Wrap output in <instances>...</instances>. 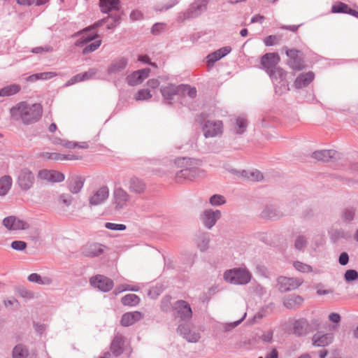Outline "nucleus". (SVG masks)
I'll return each instance as SVG.
<instances>
[{
	"mask_svg": "<svg viewBox=\"0 0 358 358\" xmlns=\"http://www.w3.org/2000/svg\"><path fill=\"white\" fill-rule=\"evenodd\" d=\"M338 153L334 150H322L314 152L312 154L313 158L322 162H329L331 159H335Z\"/></svg>",
	"mask_w": 358,
	"mask_h": 358,
	"instance_id": "31",
	"label": "nucleus"
},
{
	"mask_svg": "<svg viewBox=\"0 0 358 358\" xmlns=\"http://www.w3.org/2000/svg\"><path fill=\"white\" fill-rule=\"evenodd\" d=\"M248 178L253 181H260L263 179V174L258 170H255L249 173Z\"/></svg>",
	"mask_w": 358,
	"mask_h": 358,
	"instance_id": "59",
	"label": "nucleus"
},
{
	"mask_svg": "<svg viewBox=\"0 0 358 358\" xmlns=\"http://www.w3.org/2000/svg\"><path fill=\"white\" fill-rule=\"evenodd\" d=\"M293 331L297 336H304L310 332H312L313 329H311V327L307 320L301 318L295 320L294 322Z\"/></svg>",
	"mask_w": 358,
	"mask_h": 358,
	"instance_id": "22",
	"label": "nucleus"
},
{
	"mask_svg": "<svg viewBox=\"0 0 358 358\" xmlns=\"http://www.w3.org/2000/svg\"><path fill=\"white\" fill-rule=\"evenodd\" d=\"M10 246L15 250L22 251L27 248V243L22 241H14Z\"/></svg>",
	"mask_w": 358,
	"mask_h": 358,
	"instance_id": "58",
	"label": "nucleus"
},
{
	"mask_svg": "<svg viewBox=\"0 0 358 358\" xmlns=\"http://www.w3.org/2000/svg\"><path fill=\"white\" fill-rule=\"evenodd\" d=\"M334 336L332 334H325L323 335L315 334L313 337V342L315 346L325 347L333 342Z\"/></svg>",
	"mask_w": 358,
	"mask_h": 358,
	"instance_id": "34",
	"label": "nucleus"
},
{
	"mask_svg": "<svg viewBox=\"0 0 358 358\" xmlns=\"http://www.w3.org/2000/svg\"><path fill=\"white\" fill-rule=\"evenodd\" d=\"M285 53L288 57L287 64L294 70H301L304 67L302 53L296 49H287L285 48Z\"/></svg>",
	"mask_w": 358,
	"mask_h": 358,
	"instance_id": "15",
	"label": "nucleus"
},
{
	"mask_svg": "<svg viewBox=\"0 0 358 358\" xmlns=\"http://www.w3.org/2000/svg\"><path fill=\"white\" fill-rule=\"evenodd\" d=\"M27 279L31 282L36 283L38 285H49L52 282V280L50 277H42L41 275L36 273H31L28 276Z\"/></svg>",
	"mask_w": 358,
	"mask_h": 358,
	"instance_id": "36",
	"label": "nucleus"
},
{
	"mask_svg": "<svg viewBox=\"0 0 358 358\" xmlns=\"http://www.w3.org/2000/svg\"><path fill=\"white\" fill-rule=\"evenodd\" d=\"M280 58L276 52H268L264 55L260 59L261 68L267 74L273 73V71L278 66Z\"/></svg>",
	"mask_w": 358,
	"mask_h": 358,
	"instance_id": "9",
	"label": "nucleus"
},
{
	"mask_svg": "<svg viewBox=\"0 0 358 358\" xmlns=\"http://www.w3.org/2000/svg\"><path fill=\"white\" fill-rule=\"evenodd\" d=\"M356 213V208L354 207H347L345 208L342 212L341 217L342 220L345 222H352Z\"/></svg>",
	"mask_w": 358,
	"mask_h": 358,
	"instance_id": "43",
	"label": "nucleus"
},
{
	"mask_svg": "<svg viewBox=\"0 0 358 358\" xmlns=\"http://www.w3.org/2000/svg\"><path fill=\"white\" fill-rule=\"evenodd\" d=\"M180 96L187 95L190 98H194L196 96V90L195 87H191L187 85H180Z\"/></svg>",
	"mask_w": 358,
	"mask_h": 358,
	"instance_id": "44",
	"label": "nucleus"
},
{
	"mask_svg": "<svg viewBox=\"0 0 358 358\" xmlns=\"http://www.w3.org/2000/svg\"><path fill=\"white\" fill-rule=\"evenodd\" d=\"M207 4L208 0H196L187 10L178 13L177 20L183 22L188 19L197 17L206 10Z\"/></svg>",
	"mask_w": 358,
	"mask_h": 358,
	"instance_id": "5",
	"label": "nucleus"
},
{
	"mask_svg": "<svg viewBox=\"0 0 358 358\" xmlns=\"http://www.w3.org/2000/svg\"><path fill=\"white\" fill-rule=\"evenodd\" d=\"M248 122L244 116H238L234 119V123L231 129V131L237 135L243 134L248 128Z\"/></svg>",
	"mask_w": 358,
	"mask_h": 358,
	"instance_id": "30",
	"label": "nucleus"
},
{
	"mask_svg": "<svg viewBox=\"0 0 358 358\" xmlns=\"http://www.w3.org/2000/svg\"><path fill=\"white\" fill-rule=\"evenodd\" d=\"M101 40H96V41L91 43L90 44L87 45L83 50V53L84 55H87V54H89L90 52L95 51L101 45Z\"/></svg>",
	"mask_w": 358,
	"mask_h": 358,
	"instance_id": "48",
	"label": "nucleus"
},
{
	"mask_svg": "<svg viewBox=\"0 0 358 358\" xmlns=\"http://www.w3.org/2000/svg\"><path fill=\"white\" fill-rule=\"evenodd\" d=\"M38 80H49L51 79L55 76H57V73L55 72H43V73H38Z\"/></svg>",
	"mask_w": 358,
	"mask_h": 358,
	"instance_id": "63",
	"label": "nucleus"
},
{
	"mask_svg": "<svg viewBox=\"0 0 358 358\" xmlns=\"http://www.w3.org/2000/svg\"><path fill=\"white\" fill-rule=\"evenodd\" d=\"M131 199L130 194L121 187L113 189L112 194V204L116 211L124 209Z\"/></svg>",
	"mask_w": 358,
	"mask_h": 358,
	"instance_id": "6",
	"label": "nucleus"
},
{
	"mask_svg": "<svg viewBox=\"0 0 358 358\" xmlns=\"http://www.w3.org/2000/svg\"><path fill=\"white\" fill-rule=\"evenodd\" d=\"M345 279L347 282L354 281L358 279V273L357 271L350 269L345 273Z\"/></svg>",
	"mask_w": 358,
	"mask_h": 358,
	"instance_id": "57",
	"label": "nucleus"
},
{
	"mask_svg": "<svg viewBox=\"0 0 358 358\" xmlns=\"http://www.w3.org/2000/svg\"><path fill=\"white\" fill-rule=\"evenodd\" d=\"M280 38L275 35H270L264 39L266 46H272L278 43Z\"/></svg>",
	"mask_w": 358,
	"mask_h": 358,
	"instance_id": "54",
	"label": "nucleus"
},
{
	"mask_svg": "<svg viewBox=\"0 0 358 358\" xmlns=\"http://www.w3.org/2000/svg\"><path fill=\"white\" fill-rule=\"evenodd\" d=\"M273 74H268L273 83H278L280 80L286 79L287 72L279 66L273 71Z\"/></svg>",
	"mask_w": 358,
	"mask_h": 358,
	"instance_id": "40",
	"label": "nucleus"
},
{
	"mask_svg": "<svg viewBox=\"0 0 358 358\" xmlns=\"http://www.w3.org/2000/svg\"><path fill=\"white\" fill-rule=\"evenodd\" d=\"M90 285L103 292H107L112 289L114 286L113 281L103 275H96L90 280Z\"/></svg>",
	"mask_w": 358,
	"mask_h": 358,
	"instance_id": "14",
	"label": "nucleus"
},
{
	"mask_svg": "<svg viewBox=\"0 0 358 358\" xmlns=\"http://www.w3.org/2000/svg\"><path fill=\"white\" fill-rule=\"evenodd\" d=\"M203 135L206 138L221 136L223 133V123L221 120H207L203 126Z\"/></svg>",
	"mask_w": 358,
	"mask_h": 358,
	"instance_id": "10",
	"label": "nucleus"
},
{
	"mask_svg": "<svg viewBox=\"0 0 358 358\" xmlns=\"http://www.w3.org/2000/svg\"><path fill=\"white\" fill-rule=\"evenodd\" d=\"M275 92L278 95L287 93L289 90V83L287 79L280 80L278 83H273Z\"/></svg>",
	"mask_w": 358,
	"mask_h": 358,
	"instance_id": "42",
	"label": "nucleus"
},
{
	"mask_svg": "<svg viewBox=\"0 0 358 358\" xmlns=\"http://www.w3.org/2000/svg\"><path fill=\"white\" fill-rule=\"evenodd\" d=\"M296 270L301 273H310L313 271L312 266L299 261H296L293 264Z\"/></svg>",
	"mask_w": 358,
	"mask_h": 358,
	"instance_id": "46",
	"label": "nucleus"
},
{
	"mask_svg": "<svg viewBox=\"0 0 358 358\" xmlns=\"http://www.w3.org/2000/svg\"><path fill=\"white\" fill-rule=\"evenodd\" d=\"M152 94L150 92L148 89H141L139 90L136 94L134 95V99L136 101H145L148 100L152 98Z\"/></svg>",
	"mask_w": 358,
	"mask_h": 358,
	"instance_id": "45",
	"label": "nucleus"
},
{
	"mask_svg": "<svg viewBox=\"0 0 358 358\" xmlns=\"http://www.w3.org/2000/svg\"><path fill=\"white\" fill-rule=\"evenodd\" d=\"M43 113L41 104H27L25 102H20L10 109V115L15 119L20 118L23 123L31 124L38 121Z\"/></svg>",
	"mask_w": 358,
	"mask_h": 358,
	"instance_id": "2",
	"label": "nucleus"
},
{
	"mask_svg": "<svg viewBox=\"0 0 358 358\" xmlns=\"http://www.w3.org/2000/svg\"><path fill=\"white\" fill-rule=\"evenodd\" d=\"M99 6L101 11L104 13H108V16L97 21L92 27H88L82 31L78 32L77 35H81L82 36L76 42L77 46H83L96 39L98 37L96 33L90 34L89 32L95 28L102 26L104 22H108L110 20H113V22L108 24V29H113L120 24L123 11L120 8V0H99Z\"/></svg>",
	"mask_w": 358,
	"mask_h": 358,
	"instance_id": "1",
	"label": "nucleus"
},
{
	"mask_svg": "<svg viewBox=\"0 0 358 358\" xmlns=\"http://www.w3.org/2000/svg\"><path fill=\"white\" fill-rule=\"evenodd\" d=\"M105 227L108 229L114 230V231H123L125 230L127 227L123 224H115L112 222H106L105 224Z\"/></svg>",
	"mask_w": 358,
	"mask_h": 358,
	"instance_id": "55",
	"label": "nucleus"
},
{
	"mask_svg": "<svg viewBox=\"0 0 358 358\" xmlns=\"http://www.w3.org/2000/svg\"><path fill=\"white\" fill-rule=\"evenodd\" d=\"M210 235L207 232H199L196 236V243L198 248L202 251H206L209 246Z\"/></svg>",
	"mask_w": 358,
	"mask_h": 358,
	"instance_id": "35",
	"label": "nucleus"
},
{
	"mask_svg": "<svg viewBox=\"0 0 358 358\" xmlns=\"http://www.w3.org/2000/svg\"><path fill=\"white\" fill-rule=\"evenodd\" d=\"M12 185V178L9 176H5L0 179V196H5L10 190Z\"/></svg>",
	"mask_w": 358,
	"mask_h": 358,
	"instance_id": "38",
	"label": "nucleus"
},
{
	"mask_svg": "<svg viewBox=\"0 0 358 358\" xmlns=\"http://www.w3.org/2000/svg\"><path fill=\"white\" fill-rule=\"evenodd\" d=\"M231 51V48L229 46H225L220 48L219 50L209 54L207 56V64L209 66H213L214 64L228 55Z\"/></svg>",
	"mask_w": 358,
	"mask_h": 358,
	"instance_id": "26",
	"label": "nucleus"
},
{
	"mask_svg": "<svg viewBox=\"0 0 358 358\" xmlns=\"http://www.w3.org/2000/svg\"><path fill=\"white\" fill-rule=\"evenodd\" d=\"M177 333L188 343H197L201 337L198 331L191 329L187 322L180 323L177 328Z\"/></svg>",
	"mask_w": 358,
	"mask_h": 358,
	"instance_id": "11",
	"label": "nucleus"
},
{
	"mask_svg": "<svg viewBox=\"0 0 358 358\" xmlns=\"http://www.w3.org/2000/svg\"><path fill=\"white\" fill-rule=\"evenodd\" d=\"M29 354L28 348L21 343L15 345L12 352L13 358H27Z\"/></svg>",
	"mask_w": 358,
	"mask_h": 358,
	"instance_id": "37",
	"label": "nucleus"
},
{
	"mask_svg": "<svg viewBox=\"0 0 358 358\" xmlns=\"http://www.w3.org/2000/svg\"><path fill=\"white\" fill-rule=\"evenodd\" d=\"M68 189L72 194H78L84 185V179L78 176L73 175L69 178Z\"/></svg>",
	"mask_w": 358,
	"mask_h": 358,
	"instance_id": "28",
	"label": "nucleus"
},
{
	"mask_svg": "<svg viewBox=\"0 0 358 358\" xmlns=\"http://www.w3.org/2000/svg\"><path fill=\"white\" fill-rule=\"evenodd\" d=\"M261 215L266 219L276 220L284 215L283 212L275 205H267L262 211Z\"/></svg>",
	"mask_w": 358,
	"mask_h": 358,
	"instance_id": "24",
	"label": "nucleus"
},
{
	"mask_svg": "<svg viewBox=\"0 0 358 358\" xmlns=\"http://www.w3.org/2000/svg\"><path fill=\"white\" fill-rule=\"evenodd\" d=\"M348 6L343 2H340L337 5H333L331 7V12L334 13H347Z\"/></svg>",
	"mask_w": 358,
	"mask_h": 358,
	"instance_id": "50",
	"label": "nucleus"
},
{
	"mask_svg": "<svg viewBox=\"0 0 358 358\" xmlns=\"http://www.w3.org/2000/svg\"><path fill=\"white\" fill-rule=\"evenodd\" d=\"M20 89V86L16 84L6 86L0 90V96H12L17 93Z\"/></svg>",
	"mask_w": 358,
	"mask_h": 358,
	"instance_id": "41",
	"label": "nucleus"
},
{
	"mask_svg": "<svg viewBox=\"0 0 358 358\" xmlns=\"http://www.w3.org/2000/svg\"><path fill=\"white\" fill-rule=\"evenodd\" d=\"M106 246L98 243L86 244L82 249L83 254L87 257H99L104 252Z\"/></svg>",
	"mask_w": 358,
	"mask_h": 358,
	"instance_id": "20",
	"label": "nucleus"
},
{
	"mask_svg": "<svg viewBox=\"0 0 358 358\" xmlns=\"http://www.w3.org/2000/svg\"><path fill=\"white\" fill-rule=\"evenodd\" d=\"M150 69L145 68L137 70L127 77V82L129 86L134 87L141 84L150 75Z\"/></svg>",
	"mask_w": 358,
	"mask_h": 358,
	"instance_id": "19",
	"label": "nucleus"
},
{
	"mask_svg": "<svg viewBox=\"0 0 358 358\" xmlns=\"http://www.w3.org/2000/svg\"><path fill=\"white\" fill-rule=\"evenodd\" d=\"M302 283L303 280L299 278L280 276L277 278V286L280 292H287L296 289Z\"/></svg>",
	"mask_w": 358,
	"mask_h": 358,
	"instance_id": "8",
	"label": "nucleus"
},
{
	"mask_svg": "<svg viewBox=\"0 0 358 358\" xmlns=\"http://www.w3.org/2000/svg\"><path fill=\"white\" fill-rule=\"evenodd\" d=\"M251 278L250 271L241 268L230 269L224 273V279L234 285H246L250 281Z\"/></svg>",
	"mask_w": 358,
	"mask_h": 358,
	"instance_id": "4",
	"label": "nucleus"
},
{
	"mask_svg": "<svg viewBox=\"0 0 358 358\" xmlns=\"http://www.w3.org/2000/svg\"><path fill=\"white\" fill-rule=\"evenodd\" d=\"M35 181V176L34 173L28 169H22L17 175V183L23 191L30 189Z\"/></svg>",
	"mask_w": 358,
	"mask_h": 358,
	"instance_id": "12",
	"label": "nucleus"
},
{
	"mask_svg": "<svg viewBox=\"0 0 358 358\" xmlns=\"http://www.w3.org/2000/svg\"><path fill=\"white\" fill-rule=\"evenodd\" d=\"M146 188L145 182L137 177H131L128 182L129 190L136 194H141Z\"/></svg>",
	"mask_w": 358,
	"mask_h": 358,
	"instance_id": "27",
	"label": "nucleus"
},
{
	"mask_svg": "<svg viewBox=\"0 0 358 358\" xmlns=\"http://www.w3.org/2000/svg\"><path fill=\"white\" fill-rule=\"evenodd\" d=\"M307 245V240L303 236H299L296 238L294 246L299 250H303Z\"/></svg>",
	"mask_w": 358,
	"mask_h": 358,
	"instance_id": "52",
	"label": "nucleus"
},
{
	"mask_svg": "<svg viewBox=\"0 0 358 358\" xmlns=\"http://www.w3.org/2000/svg\"><path fill=\"white\" fill-rule=\"evenodd\" d=\"M18 294L21 297L27 299H32L34 297L33 293L31 291L24 288L20 289L18 291Z\"/></svg>",
	"mask_w": 358,
	"mask_h": 358,
	"instance_id": "64",
	"label": "nucleus"
},
{
	"mask_svg": "<svg viewBox=\"0 0 358 358\" xmlns=\"http://www.w3.org/2000/svg\"><path fill=\"white\" fill-rule=\"evenodd\" d=\"M140 298L134 294H128L121 299V302L124 306H136L140 303Z\"/></svg>",
	"mask_w": 358,
	"mask_h": 358,
	"instance_id": "39",
	"label": "nucleus"
},
{
	"mask_svg": "<svg viewBox=\"0 0 358 358\" xmlns=\"http://www.w3.org/2000/svg\"><path fill=\"white\" fill-rule=\"evenodd\" d=\"M38 176L41 180L52 182H60L65 179V176L62 173L55 170H41L38 172Z\"/></svg>",
	"mask_w": 358,
	"mask_h": 358,
	"instance_id": "21",
	"label": "nucleus"
},
{
	"mask_svg": "<svg viewBox=\"0 0 358 358\" xmlns=\"http://www.w3.org/2000/svg\"><path fill=\"white\" fill-rule=\"evenodd\" d=\"M303 299L299 295L291 294L285 298L283 305L288 309L295 310L299 308Z\"/></svg>",
	"mask_w": 358,
	"mask_h": 358,
	"instance_id": "33",
	"label": "nucleus"
},
{
	"mask_svg": "<svg viewBox=\"0 0 358 358\" xmlns=\"http://www.w3.org/2000/svg\"><path fill=\"white\" fill-rule=\"evenodd\" d=\"M124 344V336L117 333L110 344V352L115 357H119L123 352V346Z\"/></svg>",
	"mask_w": 358,
	"mask_h": 358,
	"instance_id": "25",
	"label": "nucleus"
},
{
	"mask_svg": "<svg viewBox=\"0 0 358 358\" xmlns=\"http://www.w3.org/2000/svg\"><path fill=\"white\" fill-rule=\"evenodd\" d=\"M166 24L163 22H157L151 28V33L153 35H159L163 33L166 29Z\"/></svg>",
	"mask_w": 358,
	"mask_h": 358,
	"instance_id": "49",
	"label": "nucleus"
},
{
	"mask_svg": "<svg viewBox=\"0 0 358 358\" xmlns=\"http://www.w3.org/2000/svg\"><path fill=\"white\" fill-rule=\"evenodd\" d=\"M315 78V74L312 71L301 73L294 81V86L297 89H301L308 86Z\"/></svg>",
	"mask_w": 358,
	"mask_h": 358,
	"instance_id": "32",
	"label": "nucleus"
},
{
	"mask_svg": "<svg viewBox=\"0 0 358 358\" xmlns=\"http://www.w3.org/2000/svg\"><path fill=\"white\" fill-rule=\"evenodd\" d=\"M58 201L64 206L69 207L73 201V197L71 195L62 194L59 195Z\"/></svg>",
	"mask_w": 358,
	"mask_h": 358,
	"instance_id": "56",
	"label": "nucleus"
},
{
	"mask_svg": "<svg viewBox=\"0 0 358 358\" xmlns=\"http://www.w3.org/2000/svg\"><path fill=\"white\" fill-rule=\"evenodd\" d=\"M253 292L259 296H262L266 294V289L262 285L256 284L252 287Z\"/></svg>",
	"mask_w": 358,
	"mask_h": 358,
	"instance_id": "61",
	"label": "nucleus"
},
{
	"mask_svg": "<svg viewBox=\"0 0 358 358\" xmlns=\"http://www.w3.org/2000/svg\"><path fill=\"white\" fill-rule=\"evenodd\" d=\"M160 92L164 99L171 101L173 99L175 95H180V85H175L170 83L166 86H162Z\"/></svg>",
	"mask_w": 358,
	"mask_h": 358,
	"instance_id": "29",
	"label": "nucleus"
},
{
	"mask_svg": "<svg viewBox=\"0 0 358 358\" xmlns=\"http://www.w3.org/2000/svg\"><path fill=\"white\" fill-rule=\"evenodd\" d=\"M221 217V212L219 210H205L201 215V220L203 225L210 229Z\"/></svg>",
	"mask_w": 358,
	"mask_h": 358,
	"instance_id": "18",
	"label": "nucleus"
},
{
	"mask_svg": "<svg viewBox=\"0 0 358 358\" xmlns=\"http://www.w3.org/2000/svg\"><path fill=\"white\" fill-rule=\"evenodd\" d=\"M175 310L176 317L180 318L182 321L189 320L192 317V310L190 305L185 301L178 300L173 306Z\"/></svg>",
	"mask_w": 358,
	"mask_h": 358,
	"instance_id": "13",
	"label": "nucleus"
},
{
	"mask_svg": "<svg viewBox=\"0 0 358 358\" xmlns=\"http://www.w3.org/2000/svg\"><path fill=\"white\" fill-rule=\"evenodd\" d=\"M162 292L161 286H155L152 287L148 292V296L152 299H156Z\"/></svg>",
	"mask_w": 358,
	"mask_h": 358,
	"instance_id": "60",
	"label": "nucleus"
},
{
	"mask_svg": "<svg viewBox=\"0 0 358 358\" xmlns=\"http://www.w3.org/2000/svg\"><path fill=\"white\" fill-rule=\"evenodd\" d=\"M194 160L188 157L178 158L175 164L182 169L178 171L175 176V181L182 183L185 180H192L205 174L203 170L193 166Z\"/></svg>",
	"mask_w": 358,
	"mask_h": 358,
	"instance_id": "3",
	"label": "nucleus"
},
{
	"mask_svg": "<svg viewBox=\"0 0 358 358\" xmlns=\"http://www.w3.org/2000/svg\"><path fill=\"white\" fill-rule=\"evenodd\" d=\"M129 64L128 58L125 57H118L113 59L108 65L106 73L110 78H116L121 75Z\"/></svg>",
	"mask_w": 358,
	"mask_h": 358,
	"instance_id": "7",
	"label": "nucleus"
},
{
	"mask_svg": "<svg viewBox=\"0 0 358 358\" xmlns=\"http://www.w3.org/2000/svg\"><path fill=\"white\" fill-rule=\"evenodd\" d=\"M143 314L140 311L128 312L122 315L120 324L123 327H129L141 320Z\"/></svg>",
	"mask_w": 358,
	"mask_h": 358,
	"instance_id": "23",
	"label": "nucleus"
},
{
	"mask_svg": "<svg viewBox=\"0 0 358 358\" xmlns=\"http://www.w3.org/2000/svg\"><path fill=\"white\" fill-rule=\"evenodd\" d=\"M209 203L213 206H218L224 204L226 203V199L222 195L214 194L210 196Z\"/></svg>",
	"mask_w": 358,
	"mask_h": 358,
	"instance_id": "47",
	"label": "nucleus"
},
{
	"mask_svg": "<svg viewBox=\"0 0 358 358\" xmlns=\"http://www.w3.org/2000/svg\"><path fill=\"white\" fill-rule=\"evenodd\" d=\"M171 299V298L169 296H166L162 299L161 302V308L163 311L169 312L173 308Z\"/></svg>",
	"mask_w": 358,
	"mask_h": 358,
	"instance_id": "51",
	"label": "nucleus"
},
{
	"mask_svg": "<svg viewBox=\"0 0 358 358\" xmlns=\"http://www.w3.org/2000/svg\"><path fill=\"white\" fill-rule=\"evenodd\" d=\"M109 196V189L107 186H102L94 191L89 197L90 206H99L103 203Z\"/></svg>",
	"mask_w": 358,
	"mask_h": 358,
	"instance_id": "17",
	"label": "nucleus"
},
{
	"mask_svg": "<svg viewBox=\"0 0 358 358\" xmlns=\"http://www.w3.org/2000/svg\"><path fill=\"white\" fill-rule=\"evenodd\" d=\"M97 73V69L94 68L90 69L87 71L82 73L83 80L91 79Z\"/></svg>",
	"mask_w": 358,
	"mask_h": 358,
	"instance_id": "62",
	"label": "nucleus"
},
{
	"mask_svg": "<svg viewBox=\"0 0 358 358\" xmlns=\"http://www.w3.org/2000/svg\"><path fill=\"white\" fill-rule=\"evenodd\" d=\"M42 156L48 159L55 160V161H62L64 155L57 153V152H43Z\"/></svg>",
	"mask_w": 358,
	"mask_h": 358,
	"instance_id": "53",
	"label": "nucleus"
},
{
	"mask_svg": "<svg viewBox=\"0 0 358 358\" xmlns=\"http://www.w3.org/2000/svg\"><path fill=\"white\" fill-rule=\"evenodd\" d=\"M3 225L10 231L26 230L29 229V224L15 216H8L3 220Z\"/></svg>",
	"mask_w": 358,
	"mask_h": 358,
	"instance_id": "16",
	"label": "nucleus"
}]
</instances>
